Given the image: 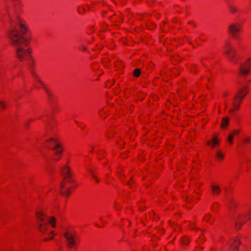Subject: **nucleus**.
<instances>
[{"instance_id":"nucleus-1","label":"nucleus","mask_w":251,"mask_h":251,"mask_svg":"<svg viewBox=\"0 0 251 251\" xmlns=\"http://www.w3.org/2000/svg\"><path fill=\"white\" fill-rule=\"evenodd\" d=\"M45 146L46 148L52 150L53 161L58 162L62 159L64 149L62 143L58 138H50L46 140Z\"/></svg>"},{"instance_id":"nucleus-2","label":"nucleus","mask_w":251,"mask_h":251,"mask_svg":"<svg viewBox=\"0 0 251 251\" xmlns=\"http://www.w3.org/2000/svg\"><path fill=\"white\" fill-rule=\"evenodd\" d=\"M249 91L248 86H244L238 88L232 101V108L229 113L233 114L240 109L241 105Z\"/></svg>"},{"instance_id":"nucleus-3","label":"nucleus","mask_w":251,"mask_h":251,"mask_svg":"<svg viewBox=\"0 0 251 251\" xmlns=\"http://www.w3.org/2000/svg\"><path fill=\"white\" fill-rule=\"evenodd\" d=\"M9 40L11 44L14 46L19 45L23 43L27 45L30 41V37L25 38L19 32L17 29L13 27L10 28L7 32Z\"/></svg>"},{"instance_id":"nucleus-4","label":"nucleus","mask_w":251,"mask_h":251,"mask_svg":"<svg viewBox=\"0 0 251 251\" xmlns=\"http://www.w3.org/2000/svg\"><path fill=\"white\" fill-rule=\"evenodd\" d=\"M77 184L75 178L63 179L60 185L62 196L68 197L75 190Z\"/></svg>"},{"instance_id":"nucleus-5","label":"nucleus","mask_w":251,"mask_h":251,"mask_svg":"<svg viewBox=\"0 0 251 251\" xmlns=\"http://www.w3.org/2000/svg\"><path fill=\"white\" fill-rule=\"evenodd\" d=\"M66 240V247L69 249H76L79 244L77 234L72 231H67L64 233Z\"/></svg>"},{"instance_id":"nucleus-6","label":"nucleus","mask_w":251,"mask_h":251,"mask_svg":"<svg viewBox=\"0 0 251 251\" xmlns=\"http://www.w3.org/2000/svg\"><path fill=\"white\" fill-rule=\"evenodd\" d=\"M31 53V49L27 47H18L16 50V56L20 61L32 60Z\"/></svg>"},{"instance_id":"nucleus-7","label":"nucleus","mask_w":251,"mask_h":251,"mask_svg":"<svg viewBox=\"0 0 251 251\" xmlns=\"http://www.w3.org/2000/svg\"><path fill=\"white\" fill-rule=\"evenodd\" d=\"M224 53L227 58L231 62L237 63L239 60V57L235 50L228 42H226L225 44L224 47Z\"/></svg>"},{"instance_id":"nucleus-8","label":"nucleus","mask_w":251,"mask_h":251,"mask_svg":"<svg viewBox=\"0 0 251 251\" xmlns=\"http://www.w3.org/2000/svg\"><path fill=\"white\" fill-rule=\"evenodd\" d=\"M242 29L241 24L239 23H233L229 25L227 31L229 34L235 40L239 38L240 32Z\"/></svg>"},{"instance_id":"nucleus-9","label":"nucleus","mask_w":251,"mask_h":251,"mask_svg":"<svg viewBox=\"0 0 251 251\" xmlns=\"http://www.w3.org/2000/svg\"><path fill=\"white\" fill-rule=\"evenodd\" d=\"M61 174L63 177V179L74 178L72 170L68 164H65L62 167Z\"/></svg>"},{"instance_id":"nucleus-10","label":"nucleus","mask_w":251,"mask_h":251,"mask_svg":"<svg viewBox=\"0 0 251 251\" xmlns=\"http://www.w3.org/2000/svg\"><path fill=\"white\" fill-rule=\"evenodd\" d=\"M35 215L37 224L47 223L48 217L43 210L38 209L36 212Z\"/></svg>"},{"instance_id":"nucleus-11","label":"nucleus","mask_w":251,"mask_h":251,"mask_svg":"<svg viewBox=\"0 0 251 251\" xmlns=\"http://www.w3.org/2000/svg\"><path fill=\"white\" fill-rule=\"evenodd\" d=\"M220 144V140L218 138V136L214 134L212 136L211 140L207 141L206 145L214 149L218 147Z\"/></svg>"},{"instance_id":"nucleus-12","label":"nucleus","mask_w":251,"mask_h":251,"mask_svg":"<svg viewBox=\"0 0 251 251\" xmlns=\"http://www.w3.org/2000/svg\"><path fill=\"white\" fill-rule=\"evenodd\" d=\"M240 132V130L235 129L230 132L227 136V142L230 146H231L233 143V138L236 136H238Z\"/></svg>"},{"instance_id":"nucleus-13","label":"nucleus","mask_w":251,"mask_h":251,"mask_svg":"<svg viewBox=\"0 0 251 251\" xmlns=\"http://www.w3.org/2000/svg\"><path fill=\"white\" fill-rule=\"evenodd\" d=\"M241 237L240 236L235 237L231 242V245L229 249L231 250H239V247L241 245Z\"/></svg>"},{"instance_id":"nucleus-14","label":"nucleus","mask_w":251,"mask_h":251,"mask_svg":"<svg viewBox=\"0 0 251 251\" xmlns=\"http://www.w3.org/2000/svg\"><path fill=\"white\" fill-rule=\"evenodd\" d=\"M240 218V220L242 222V224H244L250 220L251 219V209L242 214Z\"/></svg>"},{"instance_id":"nucleus-15","label":"nucleus","mask_w":251,"mask_h":251,"mask_svg":"<svg viewBox=\"0 0 251 251\" xmlns=\"http://www.w3.org/2000/svg\"><path fill=\"white\" fill-rule=\"evenodd\" d=\"M212 194L213 196H219L221 192L220 186L217 184H212L211 185Z\"/></svg>"},{"instance_id":"nucleus-16","label":"nucleus","mask_w":251,"mask_h":251,"mask_svg":"<svg viewBox=\"0 0 251 251\" xmlns=\"http://www.w3.org/2000/svg\"><path fill=\"white\" fill-rule=\"evenodd\" d=\"M250 74V69L241 65L239 71V75L240 76H247Z\"/></svg>"},{"instance_id":"nucleus-17","label":"nucleus","mask_w":251,"mask_h":251,"mask_svg":"<svg viewBox=\"0 0 251 251\" xmlns=\"http://www.w3.org/2000/svg\"><path fill=\"white\" fill-rule=\"evenodd\" d=\"M88 173L91 176L92 179L97 183H98L100 182V179L98 178L96 172L94 169L92 168H89L87 170Z\"/></svg>"},{"instance_id":"nucleus-18","label":"nucleus","mask_w":251,"mask_h":251,"mask_svg":"<svg viewBox=\"0 0 251 251\" xmlns=\"http://www.w3.org/2000/svg\"><path fill=\"white\" fill-rule=\"evenodd\" d=\"M38 230L42 234L45 233L48 230L49 225L47 223L38 224Z\"/></svg>"},{"instance_id":"nucleus-19","label":"nucleus","mask_w":251,"mask_h":251,"mask_svg":"<svg viewBox=\"0 0 251 251\" xmlns=\"http://www.w3.org/2000/svg\"><path fill=\"white\" fill-rule=\"evenodd\" d=\"M19 27L20 28V34L24 36L28 31V28L27 25L23 23H20L19 24Z\"/></svg>"},{"instance_id":"nucleus-20","label":"nucleus","mask_w":251,"mask_h":251,"mask_svg":"<svg viewBox=\"0 0 251 251\" xmlns=\"http://www.w3.org/2000/svg\"><path fill=\"white\" fill-rule=\"evenodd\" d=\"M47 223L50 225L52 228L56 227V219L54 216H50L48 218Z\"/></svg>"},{"instance_id":"nucleus-21","label":"nucleus","mask_w":251,"mask_h":251,"mask_svg":"<svg viewBox=\"0 0 251 251\" xmlns=\"http://www.w3.org/2000/svg\"><path fill=\"white\" fill-rule=\"evenodd\" d=\"M229 118L228 117H224L222 119L220 127L222 128H225L227 127L229 124Z\"/></svg>"},{"instance_id":"nucleus-22","label":"nucleus","mask_w":251,"mask_h":251,"mask_svg":"<svg viewBox=\"0 0 251 251\" xmlns=\"http://www.w3.org/2000/svg\"><path fill=\"white\" fill-rule=\"evenodd\" d=\"M225 154L221 151H218L216 154V158L219 160L222 161L224 158Z\"/></svg>"},{"instance_id":"nucleus-23","label":"nucleus","mask_w":251,"mask_h":251,"mask_svg":"<svg viewBox=\"0 0 251 251\" xmlns=\"http://www.w3.org/2000/svg\"><path fill=\"white\" fill-rule=\"evenodd\" d=\"M242 65L250 70L251 69V58L247 59L244 64Z\"/></svg>"},{"instance_id":"nucleus-24","label":"nucleus","mask_w":251,"mask_h":251,"mask_svg":"<svg viewBox=\"0 0 251 251\" xmlns=\"http://www.w3.org/2000/svg\"><path fill=\"white\" fill-rule=\"evenodd\" d=\"M181 242L182 244L187 245L190 242V239L187 236H183L181 239Z\"/></svg>"},{"instance_id":"nucleus-25","label":"nucleus","mask_w":251,"mask_h":251,"mask_svg":"<svg viewBox=\"0 0 251 251\" xmlns=\"http://www.w3.org/2000/svg\"><path fill=\"white\" fill-rule=\"evenodd\" d=\"M35 86L37 88L40 87L42 85V81L40 80V79L38 78V77H35Z\"/></svg>"},{"instance_id":"nucleus-26","label":"nucleus","mask_w":251,"mask_h":251,"mask_svg":"<svg viewBox=\"0 0 251 251\" xmlns=\"http://www.w3.org/2000/svg\"><path fill=\"white\" fill-rule=\"evenodd\" d=\"M50 236H49V237H46V238H44V239H43L44 242H48V241L53 239V236L55 235L54 232L53 231H50Z\"/></svg>"},{"instance_id":"nucleus-27","label":"nucleus","mask_w":251,"mask_h":251,"mask_svg":"<svg viewBox=\"0 0 251 251\" xmlns=\"http://www.w3.org/2000/svg\"><path fill=\"white\" fill-rule=\"evenodd\" d=\"M219 207V203L217 202H214L211 206V209L213 211L217 210Z\"/></svg>"},{"instance_id":"nucleus-28","label":"nucleus","mask_w":251,"mask_h":251,"mask_svg":"<svg viewBox=\"0 0 251 251\" xmlns=\"http://www.w3.org/2000/svg\"><path fill=\"white\" fill-rule=\"evenodd\" d=\"M251 142V138L250 137H246L242 141V144L244 145H249Z\"/></svg>"},{"instance_id":"nucleus-29","label":"nucleus","mask_w":251,"mask_h":251,"mask_svg":"<svg viewBox=\"0 0 251 251\" xmlns=\"http://www.w3.org/2000/svg\"><path fill=\"white\" fill-rule=\"evenodd\" d=\"M211 219V215L209 213L206 214L203 217V220L206 222H209Z\"/></svg>"},{"instance_id":"nucleus-30","label":"nucleus","mask_w":251,"mask_h":251,"mask_svg":"<svg viewBox=\"0 0 251 251\" xmlns=\"http://www.w3.org/2000/svg\"><path fill=\"white\" fill-rule=\"evenodd\" d=\"M229 11L231 14H235L237 12V8L234 6H231L229 7Z\"/></svg>"},{"instance_id":"nucleus-31","label":"nucleus","mask_w":251,"mask_h":251,"mask_svg":"<svg viewBox=\"0 0 251 251\" xmlns=\"http://www.w3.org/2000/svg\"><path fill=\"white\" fill-rule=\"evenodd\" d=\"M133 74L135 77H138L141 74V71L139 69H136L134 70Z\"/></svg>"},{"instance_id":"nucleus-32","label":"nucleus","mask_w":251,"mask_h":251,"mask_svg":"<svg viewBox=\"0 0 251 251\" xmlns=\"http://www.w3.org/2000/svg\"><path fill=\"white\" fill-rule=\"evenodd\" d=\"M6 103L5 102L2 100H0V109H5L6 107Z\"/></svg>"},{"instance_id":"nucleus-33","label":"nucleus","mask_w":251,"mask_h":251,"mask_svg":"<svg viewBox=\"0 0 251 251\" xmlns=\"http://www.w3.org/2000/svg\"><path fill=\"white\" fill-rule=\"evenodd\" d=\"M240 222L237 223L235 224V227L237 229L239 230L240 229L241 226L243 225L242 224V222L240 220V219H239Z\"/></svg>"},{"instance_id":"nucleus-34","label":"nucleus","mask_w":251,"mask_h":251,"mask_svg":"<svg viewBox=\"0 0 251 251\" xmlns=\"http://www.w3.org/2000/svg\"><path fill=\"white\" fill-rule=\"evenodd\" d=\"M174 230H176V231H179L180 230V227L178 226V225H176V224H174Z\"/></svg>"},{"instance_id":"nucleus-35","label":"nucleus","mask_w":251,"mask_h":251,"mask_svg":"<svg viewBox=\"0 0 251 251\" xmlns=\"http://www.w3.org/2000/svg\"><path fill=\"white\" fill-rule=\"evenodd\" d=\"M79 49L82 51H84L86 50V47L84 46H81L79 48Z\"/></svg>"},{"instance_id":"nucleus-36","label":"nucleus","mask_w":251,"mask_h":251,"mask_svg":"<svg viewBox=\"0 0 251 251\" xmlns=\"http://www.w3.org/2000/svg\"><path fill=\"white\" fill-rule=\"evenodd\" d=\"M195 228V225L193 224H191L189 226V229L191 230H194Z\"/></svg>"},{"instance_id":"nucleus-37","label":"nucleus","mask_w":251,"mask_h":251,"mask_svg":"<svg viewBox=\"0 0 251 251\" xmlns=\"http://www.w3.org/2000/svg\"><path fill=\"white\" fill-rule=\"evenodd\" d=\"M52 97V95L50 94H49V98L51 99Z\"/></svg>"},{"instance_id":"nucleus-38","label":"nucleus","mask_w":251,"mask_h":251,"mask_svg":"<svg viewBox=\"0 0 251 251\" xmlns=\"http://www.w3.org/2000/svg\"><path fill=\"white\" fill-rule=\"evenodd\" d=\"M229 251H239V250H231V249H229Z\"/></svg>"},{"instance_id":"nucleus-39","label":"nucleus","mask_w":251,"mask_h":251,"mask_svg":"<svg viewBox=\"0 0 251 251\" xmlns=\"http://www.w3.org/2000/svg\"><path fill=\"white\" fill-rule=\"evenodd\" d=\"M154 27H155V25H154L153 27H149V28L150 29H153Z\"/></svg>"},{"instance_id":"nucleus-40","label":"nucleus","mask_w":251,"mask_h":251,"mask_svg":"<svg viewBox=\"0 0 251 251\" xmlns=\"http://www.w3.org/2000/svg\"><path fill=\"white\" fill-rule=\"evenodd\" d=\"M128 185H130V183H129V182H128Z\"/></svg>"}]
</instances>
